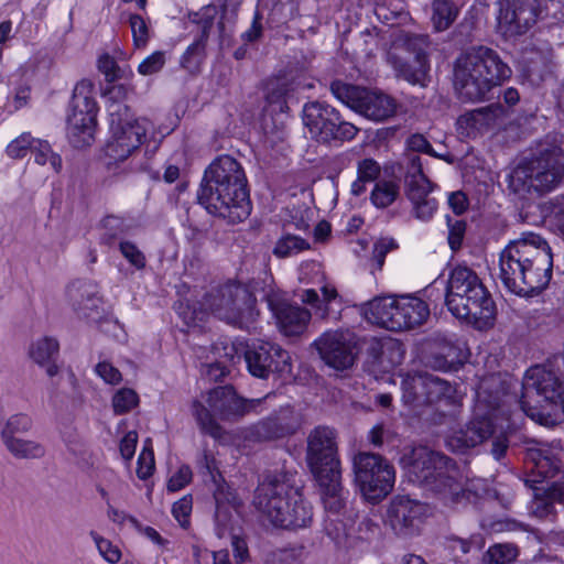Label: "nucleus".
I'll return each mask as SVG.
<instances>
[{
    "label": "nucleus",
    "instance_id": "nucleus-1",
    "mask_svg": "<svg viewBox=\"0 0 564 564\" xmlns=\"http://www.w3.org/2000/svg\"><path fill=\"white\" fill-rule=\"evenodd\" d=\"M197 199L208 214L228 224L246 220L252 204L242 165L228 154L215 158L204 171Z\"/></svg>",
    "mask_w": 564,
    "mask_h": 564
},
{
    "label": "nucleus",
    "instance_id": "nucleus-2",
    "mask_svg": "<svg viewBox=\"0 0 564 564\" xmlns=\"http://www.w3.org/2000/svg\"><path fill=\"white\" fill-rule=\"evenodd\" d=\"M499 264L502 284L511 293L532 296L549 285L553 254L540 235L529 232L501 251Z\"/></svg>",
    "mask_w": 564,
    "mask_h": 564
},
{
    "label": "nucleus",
    "instance_id": "nucleus-3",
    "mask_svg": "<svg viewBox=\"0 0 564 564\" xmlns=\"http://www.w3.org/2000/svg\"><path fill=\"white\" fill-rule=\"evenodd\" d=\"M296 476L285 468L271 470L254 491L253 506L274 527L296 531L313 522V507L295 486Z\"/></svg>",
    "mask_w": 564,
    "mask_h": 564
},
{
    "label": "nucleus",
    "instance_id": "nucleus-4",
    "mask_svg": "<svg viewBox=\"0 0 564 564\" xmlns=\"http://www.w3.org/2000/svg\"><path fill=\"white\" fill-rule=\"evenodd\" d=\"M306 464L316 481L321 501L327 516L346 512L349 491L341 479L337 433L333 427L318 425L307 435Z\"/></svg>",
    "mask_w": 564,
    "mask_h": 564
},
{
    "label": "nucleus",
    "instance_id": "nucleus-5",
    "mask_svg": "<svg viewBox=\"0 0 564 564\" xmlns=\"http://www.w3.org/2000/svg\"><path fill=\"white\" fill-rule=\"evenodd\" d=\"M511 75L510 66L496 50L485 45L473 46L455 61L454 87L463 101H484Z\"/></svg>",
    "mask_w": 564,
    "mask_h": 564
},
{
    "label": "nucleus",
    "instance_id": "nucleus-6",
    "mask_svg": "<svg viewBox=\"0 0 564 564\" xmlns=\"http://www.w3.org/2000/svg\"><path fill=\"white\" fill-rule=\"evenodd\" d=\"M408 474L411 481L432 492L444 506H466L473 496L456 478L455 463L444 454L419 446L408 457Z\"/></svg>",
    "mask_w": 564,
    "mask_h": 564
},
{
    "label": "nucleus",
    "instance_id": "nucleus-7",
    "mask_svg": "<svg viewBox=\"0 0 564 564\" xmlns=\"http://www.w3.org/2000/svg\"><path fill=\"white\" fill-rule=\"evenodd\" d=\"M445 305L453 316L479 328L491 325L496 316L490 293L467 267L458 265L452 270L445 289Z\"/></svg>",
    "mask_w": 564,
    "mask_h": 564
},
{
    "label": "nucleus",
    "instance_id": "nucleus-8",
    "mask_svg": "<svg viewBox=\"0 0 564 564\" xmlns=\"http://www.w3.org/2000/svg\"><path fill=\"white\" fill-rule=\"evenodd\" d=\"M564 453L561 448L546 445L543 447H531L525 453V464L531 467L530 475L524 479L527 487L533 490L535 501V514L540 518L554 519L556 516L555 503L564 506V474L557 479L554 478L564 468Z\"/></svg>",
    "mask_w": 564,
    "mask_h": 564
},
{
    "label": "nucleus",
    "instance_id": "nucleus-9",
    "mask_svg": "<svg viewBox=\"0 0 564 564\" xmlns=\"http://www.w3.org/2000/svg\"><path fill=\"white\" fill-rule=\"evenodd\" d=\"M563 182L564 151L556 145H541L508 175V188L520 198L551 192Z\"/></svg>",
    "mask_w": 564,
    "mask_h": 564
},
{
    "label": "nucleus",
    "instance_id": "nucleus-10",
    "mask_svg": "<svg viewBox=\"0 0 564 564\" xmlns=\"http://www.w3.org/2000/svg\"><path fill=\"white\" fill-rule=\"evenodd\" d=\"M257 299L248 286L228 281L205 293L200 305L215 317L240 329H249L258 311Z\"/></svg>",
    "mask_w": 564,
    "mask_h": 564
},
{
    "label": "nucleus",
    "instance_id": "nucleus-11",
    "mask_svg": "<svg viewBox=\"0 0 564 564\" xmlns=\"http://www.w3.org/2000/svg\"><path fill=\"white\" fill-rule=\"evenodd\" d=\"M194 17L193 22L199 26V34L180 58L181 67L193 75L200 73L202 65L206 59L207 41L212 33H217V43L220 48L230 44L237 11L234 9L228 15L225 9L219 17L216 6H207Z\"/></svg>",
    "mask_w": 564,
    "mask_h": 564
},
{
    "label": "nucleus",
    "instance_id": "nucleus-12",
    "mask_svg": "<svg viewBox=\"0 0 564 564\" xmlns=\"http://www.w3.org/2000/svg\"><path fill=\"white\" fill-rule=\"evenodd\" d=\"M354 482L369 503L381 502L393 489L395 469L383 456L359 452L352 459Z\"/></svg>",
    "mask_w": 564,
    "mask_h": 564
},
{
    "label": "nucleus",
    "instance_id": "nucleus-13",
    "mask_svg": "<svg viewBox=\"0 0 564 564\" xmlns=\"http://www.w3.org/2000/svg\"><path fill=\"white\" fill-rule=\"evenodd\" d=\"M108 113L111 137L106 145V155L115 162H121L143 143L148 121L133 118L129 106L118 101L109 105Z\"/></svg>",
    "mask_w": 564,
    "mask_h": 564
},
{
    "label": "nucleus",
    "instance_id": "nucleus-14",
    "mask_svg": "<svg viewBox=\"0 0 564 564\" xmlns=\"http://www.w3.org/2000/svg\"><path fill=\"white\" fill-rule=\"evenodd\" d=\"M94 90L95 86L88 79H82L73 89L66 122L68 141L76 149L94 141L98 112Z\"/></svg>",
    "mask_w": 564,
    "mask_h": 564
},
{
    "label": "nucleus",
    "instance_id": "nucleus-15",
    "mask_svg": "<svg viewBox=\"0 0 564 564\" xmlns=\"http://www.w3.org/2000/svg\"><path fill=\"white\" fill-rule=\"evenodd\" d=\"M429 36L405 34L387 54V62L395 76L412 85H425L430 72L427 58Z\"/></svg>",
    "mask_w": 564,
    "mask_h": 564
},
{
    "label": "nucleus",
    "instance_id": "nucleus-16",
    "mask_svg": "<svg viewBox=\"0 0 564 564\" xmlns=\"http://www.w3.org/2000/svg\"><path fill=\"white\" fill-rule=\"evenodd\" d=\"M404 194L412 205L411 214L420 221H430L438 203L431 196L436 187L423 172L420 156L413 154L402 165Z\"/></svg>",
    "mask_w": 564,
    "mask_h": 564
},
{
    "label": "nucleus",
    "instance_id": "nucleus-17",
    "mask_svg": "<svg viewBox=\"0 0 564 564\" xmlns=\"http://www.w3.org/2000/svg\"><path fill=\"white\" fill-rule=\"evenodd\" d=\"M247 369L252 377L268 379L270 376L285 378L292 372L289 351L280 345L257 340L241 348Z\"/></svg>",
    "mask_w": 564,
    "mask_h": 564
},
{
    "label": "nucleus",
    "instance_id": "nucleus-18",
    "mask_svg": "<svg viewBox=\"0 0 564 564\" xmlns=\"http://www.w3.org/2000/svg\"><path fill=\"white\" fill-rule=\"evenodd\" d=\"M303 424V415L293 405L284 404L245 429V438L253 443H269L295 435Z\"/></svg>",
    "mask_w": 564,
    "mask_h": 564
},
{
    "label": "nucleus",
    "instance_id": "nucleus-19",
    "mask_svg": "<svg viewBox=\"0 0 564 564\" xmlns=\"http://www.w3.org/2000/svg\"><path fill=\"white\" fill-rule=\"evenodd\" d=\"M497 28L506 39L525 34L541 20V0H499Z\"/></svg>",
    "mask_w": 564,
    "mask_h": 564
},
{
    "label": "nucleus",
    "instance_id": "nucleus-20",
    "mask_svg": "<svg viewBox=\"0 0 564 564\" xmlns=\"http://www.w3.org/2000/svg\"><path fill=\"white\" fill-rule=\"evenodd\" d=\"M263 299L281 333L285 336H297L305 330L312 317L307 308L291 303L283 292L272 289Z\"/></svg>",
    "mask_w": 564,
    "mask_h": 564
},
{
    "label": "nucleus",
    "instance_id": "nucleus-21",
    "mask_svg": "<svg viewBox=\"0 0 564 564\" xmlns=\"http://www.w3.org/2000/svg\"><path fill=\"white\" fill-rule=\"evenodd\" d=\"M271 397L246 399L237 394L232 386H220L208 392L207 403L210 410L221 420L237 421L248 413L259 414L258 408Z\"/></svg>",
    "mask_w": 564,
    "mask_h": 564
},
{
    "label": "nucleus",
    "instance_id": "nucleus-22",
    "mask_svg": "<svg viewBox=\"0 0 564 564\" xmlns=\"http://www.w3.org/2000/svg\"><path fill=\"white\" fill-rule=\"evenodd\" d=\"M313 346L324 362L336 370H345L354 365L355 355L348 333L326 330L314 340Z\"/></svg>",
    "mask_w": 564,
    "mask_h": 564
},
{
    "label": "nucleus",
    "instance_id": "nucleus-23",
    "mask_svg": "<svg viewBox=\"0 0 564 564\" xmlns=\"http://www.w3.org/2000/svg\"><path fill=\"white\" fill-rule=\"evenodd\" d=\"M424 506L408 496H395L387 510V522L395 534L401 536L413 535L419 531Z\"/></svg>",
    "mask_w": 564,
    "mask_h": 564
},
{
    "label": "nucleus",
    "instance_id": "nucleus-24",
    "mask_svg": "<svg viewBox=\"0 0 564 564\" xmlns=\"http://www.w3.org/2000/svg\"><path fill=\"white\" fill-rule=\"evenodd\" d=\"M495 424L488 416L474 417L464 429L446 437V447L453 453L465 454L494 436Z\"/></svg>",
    "mask_w": 564,
    "mask_h": 564
},
{
    "label": "nucleus",
    "instance_id": "nucleus-25",
    "mask_svg": "<svg viewBox=\"0 0 564 564\" xmlns=\"http://www.w3.org/2000/svg\"><path fill=\"white\" fill-rule=\"evenodd\" d=\"M215 499V532L218 538L232 534L234 523L238 514L240 501L230 489L218 487L214 492Z\"/></svg>",
    "mask_w": 564,
    "mask_h": 564
},
{
    "label": "nucleus",
    "instance_id": "nucleus-26",
    "mask_svg": "<svg viewBox=\"0 0 564 564\" xmlns=\"http://www.w3.org/2000/svg\"><path fill=\"white\" fill-rule=\"evenodd\" d=\"M67 295L74 311L82 317L90 318L101 305L97 284L91 281L77 280L67 289Z\"/></svg>",
    "mask_w": 564,
    "mask_h": 564
},
{
    "label": "nucleus",
    "instance_id": "nucleus-27",
    "mask_svg": "<svg viewBox=\"0 0 564 564\" xmlns=\"http://www.w3.org/2000/svg\"><path fill=\"white\" fill-rule=\"evenodd\" d=\"M337 111L335 107L319 100L304 104L302 120L312 139L321 143L325 132L329 128L328 124L332 123V119Z\"/></svg>",
    "mask_w": 564,
    "mask_h": 564
},
{
    "label": "nucleus",
    "instance_id": "nucleus-28",
    "mask_svg": "<svg viewBox=\"0 0 564 564\" xmlns=\"http://www.w3.org/2000/svg\"><path fill=\"white\" fill-rule=\"evenodd\" d=\"M395 315V332L413 329L421 326L429 318L430 308L429 305L419 297L402 295L398 299Z\"/></svg>",
    "mask_w": 564,
    "mask_h": 564
},
{
    "label": "nucleus",
    "instance_id": "nucleus-29",
    "mask_svg": "<svg viewBox=\"0 0 564 564\" xmlns=\"http://www.w3.org/2000/svg\"><path fill=\"white\" fill-rule=\"evenodd\" d=\"M398 299L393 296H379L365 303L361 306V313L367 322L395 332Z\"/></svg>",
    "mask_w": 564,
    "mask_h": 564
},
{
    "label": "nucleus",
    "instance_id": "nucleus-30",
    "mask_svg": "<svg viewBox=\"0 0 564 564\" xmlns=\"http://www.w3.org/2000/svg\"><path fill=\"white\" fill-rule=\"evenodd\" d=\"M395 110L397 102L392 97L366 89L356 112L373 121H384L391 118Z\"/></svg>",
    "mask_w": 564,
    "mask_h": 564
},
{
    "label": "nucleus",
    "instance_id": "nucleus-31",
    "mask_svg": "<svg viewBox=\"0 0 564 564\" xmlns=\"http://www.w3.org/2000/svg\"><path fill=\"white\" fill-rule=\"evenodd\" d=\"M367 354L372 359V365L382 371H387L401 364L404 357L402 345L398 340L392 339L371 340L367 348Z\"/></svg>",
    "mask_w": 564,
    "mask_h": 564
},
{
    "label": "nucleus",
    "instance_id": "nucleus-32",
    "mask_svg": "<svg viewBox=\"0 0 564 564\" xmlns=\"http://www.w3.org/2000/svg\"><path fill=\"white\" fill-rule=\"evenodd\" d=\"M496 118L492 107L477 108L465 112L456 120V131L462 138H476Z\"/></svg>",
    "mask_w": 564,
    "mask_h": 564
},
{
    "label": "nucleus",
    "instance_id": "nucleus-33",
    "mask_svg": "<svg viewBox=\"0 0 564 564\" xmlns=\"http://www.w3.org/2000/svg\"><path fill=\"white\" fill-rule=\"evenodd\" d=\"M293 87L286 79L271 80L265 86V105L263 111L269 115L288 113L289 99L292 97Z\"/></svg>",
    "mask_w": 564,
    "mask_h": 564
},
{
    "label": "nucleus",
    "instance_id": "nucleus-34",
    "mask_svg": "<svg viewBox=\"0 0 564 564\" xmlns=\"http://www.w3.org/2000/svg\"><path fill=\"white\" fill-rule=\"evenodd\" d=\"M438 402L455 405L458 402L456 389L446 380L434 375L425 373L421 404H434Z\"/></svg>",
    "mask_w": 564,
    "mask_h": 564
},
{
    "label": "nucleus",
    "instance_id": "nucleus-35",
    "mask_svg": "<svg viewBox=\"0 0 564 564\" xmlns=\"http://www.w3.org/2000/svg\"><path fill=\"white\" fill-rule=\"evenodd\" d=\"M59 345L55 338L43 337L32 344L30 348V357L37 365L46 368L48 377H54L58 372L55 359L58 356Z\"/></svg>",
    "mask_w": 564,
    "mask_h": 564
},
{
    "label": "nucleus",
    "instance_id": "nucleus-36",
    "mask_svg": "<svg viewBox=\"0 0 564 564\" xmlns=\"http://www.w3.org/2000/svg\"><path fill=\"white\" fill-rule=\"evenodd\" d=\"M321 291L322 297L313 289L305 290L302 295V301L312 307L317 318L326 319L330 316L332 303L335 302L339 295L337 290L329 285H324Z\"/></svg>",
    "mask_w": 564,
    "mask_h": 564
},
{
    "label": "nucleus",
    "instance_id": "nucleus-37",
    "mask_svg": "<svg viewBox=\"0 0 564 564\" xmlns=\"http://www.w3.org/2000/svg\"><path fill=\"white\" fill-rule=\"evenodd\" d=\"M444 546L451 552L456 564H470L468 560L464 561V556L470 554L473 557L478 558L480 540L478 535H473L468 539L448 535L445 538Z\"/></svg>",
    "mask_w": 564,
    "mask_h": 564
},
{
    "label": "nucleus",
    "instance_id": "nucleus-38",
    "mask_svg": "<svg viewBox=\"0 0 564 564\" xmlns=\"http://www.w3.org/2000/svg\"><path fill=\"white\" fill-rule=\"evenodd\" d=\"M328 126L329 128L321 141L323 144L351 141L359 131V129L352 122L346 120L339 111L336 112L335 117L332 119V123Z\"/></svg>",
    "mask_w": 564,
    "mask_h": 564
},
{
    "label": "nucleus",
    "instance_id": "nucleus-39",
    "mask_svg": "<svg viewBox=\"0 0 564 564\" xmlns=\"http://www.w3.org/2000/svg\"><path fill=\"white\" fill-rule=\"evenodd\" d=\"M131 226L121 217L109 215L101 221L100 243L112 247L129 235Z\"/></svg>",
    "mask_w": 564,
    "mask_h": 564
},
{
    "label": "nucleus",
    "instance_id": "nucleus-40",
    "mask_svg": "<svg viewBox=\"0 0 564 564\" xmlns=\"http://www.w3.org/2000/svg\"><path fill=\"white\" fill-rule=\"evenodd\" d=\"M381 174L380 164L371 158L362 159L357 164V180L351 185L354 195L359 196L366 191V183L376 182Z\"/></svg>",
    "mask_w": 564,
    "mask_h": 564
},
{
    "label": "nucleus",
    "instance_id": "nucleus-41",
    "mask_svg": "<svg viewBox=\"0 0 564 564\" xmlns=\"http://www.w3.org/2000/svg\"><path fill=\"white\" fill-rule=\"evenodd\" d=\"M332 95L343 102L344 105L348 106L352 110H357L359 102L362 98V95H365L366 88L356 86L346 82H343L340 79H335L330 83L329 86Z\"/></svg>",
    "mask_w": 564,
    "mask_h": 564
},
{
    "label": "nucleus",
    "instance_id": "nucleus-42",
    "mask_svg": "<svg viewBox=\"0 0 564 564\" xmlns=\"http://www.w3.org/2000/svg\"><path fill=\"white\" fill-rule=\"evenodd\" d=\"M7 449L17 458L34 459L41 458L45 455V448L42 444L13 437L3 441Z\"/></svg>",
    "mask_w": 564,
    "mask_h": 564
},
{
    "label": "nucleus",
    "instance_id": "nucleus-43",
    "mask_svg": "<svg viewBox=\"0 0 564 564\" xmlns=\"http://www.w3.org/2000/svg\"><path fill=\"white\" fill-rule=\"evenodd\" d=\"M310 248V242L302 237L284 234L276 240L272 252L276 258L283 259L296 256Z\"/></svg>",
    "mask_w": 564,
    "mask_h": 564
},
{
    "label": "nucleus",
    "instance_id": "nucleus-44",
    "mask_svg": "<svg viewBox=\"0 0 564 564\" xmlns=\"http://www.w3.org/2000/svg\"><path fill=\"white\" fill-rule=\"evenodd\" d=\"M400 187L392 181H378L370 194V200L377 208H387L398 198Z\"/></svg>",
    "mask_w": 564,
    "mask_h": 564
},
{
    "label": "nucleus",
    "instance_id": "nucleus-45",
    "mask_svg": "<svg viewBox=\"0 0 564 564\" xmlns=\"http://www.w3.org/2000/svg\"><path fill=\"white\" fill-rule=\"evenodd\" d=\"M192 412L203 433L208 434L214 438H220L223 436V427L216 422L209 409H207L202 402L194 400L192 404Z\"/></svg>",
    "mask_w": 564,
    "mask_h": 564
},
{
    "label": "nucleus",
    "instance_id": "nucleus-46",
    "mask_svg": "<svg viewBox=\"0 0 564 564\" xmlns=\"http://www.w3.org/2000/svg\"><path fill=\"white\" fill-rule=\"evenodd\" d=\"M432 23L436 31H444L451 26L457 15V9L451 0H434Z\"/></svg>",
    "mask_w": 564,
    "mask_h": 564
},
{
    "label": "nucleus",
    "instance_id": "nucleus-47",
    "mask_svg": "<svg viewBox=\"0 0 564 564\" xmlns=\"http://www.w3.org/2000/svg\"><path fill=\"white\" fill-rule=\"evenodd\" d=\"M519 554L518 547L512 543H497L491 545L482 555L484 564H510Z\"/></svg>",
    "mask_w": 564,
    "mask_h": 564
},
{
    "label": "nucleus",
    "instance_id": "nucleus-48",
    "mask_svg": "<svg viewBox=\"0 0 564 564\" xmlns=\"http://www.w3.org/2000/svg\"><path fill=\"white\" fill-rule=\"evenodd\" d=\"M424 376L425 373H415L413 376H406L401 383L403 391V400L408 404L421 405L422 391L424 389Z\"/></svg>",
    "mask_w": 564,
    "mask_h": 564
},
{
    "label": "nucleus",
    "instance_id": "nucleus-49",
    "mask_svg": "<svg viewBox=\"0 0 564 564\" xmlns=\"http://www.w3.org/2000/svg\"><path fill=\"white\" fill-rule=\"evenodd\" d=\"M460 351L454 345H445L442 351L432 356V366L442 371L456 369L462 364Z\"/></svg>",
    "mask_w": 564,
    "mask_h": 564
},
{
    "label": "nucleus",
    "instance_id": "nucleus-50",
    "mask_svg": "<svg viewBox=\"0 0 564 564\" xmlns=\"http://www.w3.org/2000/svg\"><path fill=\"white\" fill-rule=\"evenodd\" d=\"M138 403L139 397L130 388L119 389L112 397L113 412L118 415L130 412Z\"/></svg>",
    "mask_w": 564,
    "mask_h": 564
},
{
    "label": "nucleus",
    "instance_id": "nucleus-51",
    "mask_svg": "<svg viewBox=\"0 0 564 564\" xmlns=\"http://www.w3.org/2000/svg\"><path fill=\"white\" fill-rule=\"evenodd\" d=\"M32 426V420L29 415L19 413L9 417L4 429L2 430V440H9L15 437V434L25 433Z\"/></svg>",
    "mask_w": 564,
    "mask_h": 564
},
{
    "label": "nucleus",
    "instance_id": "nucleus-52",
    "mask_svg": "<svg viewBox=\"0 0 564 564\" xmlns=\"http://www.w3.org/2000/svg\"><path fill=\"white\" fill-rule=\"evenodd\" d=\"M406 145L409 149V153L405 155L404 160L400 163V170L402 171V165L405 163V161L413 154L419 156V153H426L431 156H437V154L434 152L432 144L429 142V140L420 133H414L410 135L406 140Z\"/></svg>",
    "mask_w": 564,
    "mask_h": 564
},
{
    "label": "nucleus",
    "instance_id": "nucleus-53",
    "mask_svg": "<svg viewBox=\"0 0 564 564\" xmlns=\"http://www.w3.org/2000/svg\"><path fill=\"white\" fill-rule=\"evenodd\" d=\"M119 250L122 257L137 270L145 268L147 258L135 243L128 240H121L119 242Z\"/></svg>",
    "mask_w": 564,
    "mask_h": 564
},
{
    "label": "nucleus",
    "instance_id": "nucleus-54",
    "mask_svg": "<svg viewBox=\"0 0 564 564\" xmlns=\"http://www.w3.org/2000/svg\"><path fill=\"white\" fill-rule=\"evenodd\" d=\"M90 536L94 540L100 555L109 563L115 564L120 561L121 552L108 539L102 538L95 531H90Z\"/></svg>",
    "mask_w": 564,
    "mask_h": 564
},
{
    "label": "nucleus",
    "instance_id": "nucleus-55",
    "mask_svg": "<svg viewBox=\"0 0 564 564\" xmlns=\"http://www.w3.org/2000/svg\"><path fill=\"white\" fill-rule=\"evenodd\" d=\"M446 223L448 227L447 241L452 251L455 252L462 247L466 231V223L464 220L453 219L449 216L446 217Z\"/></svg>",
    "mask_w": 564,
    "mask_h": 564
},
{
    "label": "nucleus",
    "instance_id": "nucleus-56",
    "mask_svg": "<svg viewBox=\"0 0 564 564\" xmlns=\"http://www.w3.org/2000/svg\"><path fill=\"white\" fill-rule=\"evenodd\" d=\"M34 138L30 133H22L20 137L11 141L7 147V154L12 159H22L31 152Z\"/></svg>",
    "mask_w": 564,
    "mask_h": 564
},
{
    "label": "nucleus",
    "instance_id": "nucleus-57",
    "mask_svg": "<svg viewBox=\"0 0 564 564\" xmlns=\"http://www.w3.org/2000/svg\"><path fill=\"white\" fill-rule=\"evenodd\" d=\"M129 24L132 31V37L137 47H143L149 41V26L145 20L139 14H131Z\"/></svg>",
    "mask_w": 564,
    "mask_h": 564
},
{
    "label": "nucleus",
    "instance_id": "nucleus-58",
    "mask_svg": "<svg viewBox=\"0 0 564 564\" xmlns=\"http://www.w3.org/2000/svg\"><path fill=\"white\" fill-rule=\"evenodd\" d=\"M397 248V241L389 237L380 238L373 243L372 260L375 261L378 270L382 269L387 254Z\"/></svg>",
    "mask_w": 564,
    "mask_h": 564
},
{
    "label": "nucleus",
    "instance_id": "nucleus-59",
    "mask_svg": "<svg viewBox=\"0 0 564 564\" xmlns=\"http://www.w3.org/2000/svg\"><path fill=\"white\" fill-rule=\"evenodd\" d=\"M165 62V53L155 51L139 64L138 72L143 76L156 74L163 68Z\"/></svg>",
    "mask_w": 564,
    "mask_h": 564
},
{
    "label": "nucleus",
    "instance_id": "nucleus-60",
    "mask_svg": "<svg viewBox=\"0 0 564 564\" xmlns=\"http://www.w3.org/2000/svg\"><path fill=\"white\" fill-rule=\"evenodd\" d=\"M246 347L245 343H227L220 341L215 345V350L220 357L226 358L230 365H235L243 357L241 348Z\"/></svg>",
    "mask_w": 564,
    "mask_h": 564
},
{
    "label": "nucleus",
    "instance_id": "nucleus-61",
    "mask_svg": "<svg viewBox=\"0 0 564 564\" xmlns=\"http://www.w3.org/2000/svg\"><path fill=\"white\" fill-rule=\"evenodd\" d=\"M98 69L105 75V79L108 83H112L120 77V68L117 62L108 54H104L99 57Z\"/></svg>",
    "mask_w": 564,
    "mask_h": 564
},
{
    "label": "nucleus",
    "instance_id": "nucleus-62",
    "mask_svg": "<svg viewBox=\"0 0 564 564\" xmlns=\"http://www.w3.org/2000/svg\"><path fill=\"white\" fill-rule=\"evenodd\" d=\"M541 20H564V0H541Z\"/></svg>",
    "mask_w": 564,
    "mask_h": 564
},
{
    "label": "nucleus",
    "instance_id": "nucleus-63",
    "mask_svg": "<svg viewBox=\"0 0 564 564\" xmlns=\"http://www.w3.org/2000/svg\"><path fill=\"white\" fill-rule=\"evenodd\" d=\"M95 372L108 384H118L122 380L121 372L110 362L100 361L95 367Z\"/></svg>",
    "mask_w": 564,
    "mask_h": 564
},
{
    "label": "nucleus",
    "instance_id": "nucleus-64",
    "mask_svg": "<svg viewBox=\"0 0 564 564\" xmlns=\"http://www.w3.org/2000/svg\"><path fill=\"white\" fill-rule=\"evenodd\" d=\"M545 212L556 220L561 232L564 235V194L547 202Z\"/></svg>",
    "mask_w": 564,
    "mask_h": 564
}]
</instances>
